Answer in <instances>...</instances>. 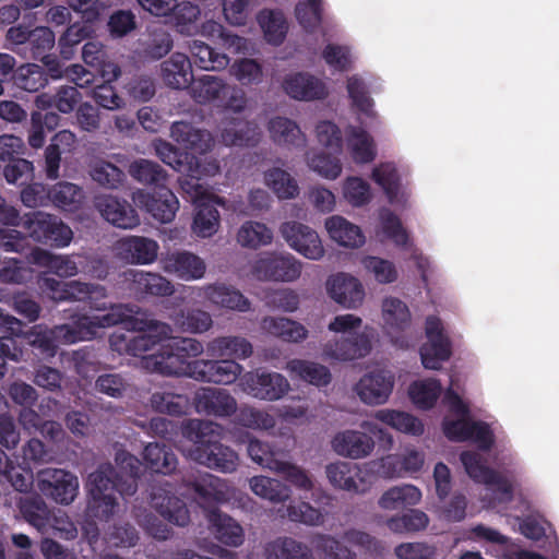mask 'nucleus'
Wrapping results in <instances>:
<instances>
[{
    "instance_id": "f257e3e1",
    "label": "nucleus",
    "mask_w": 559,
    "mask_h": 559,
    "mask_svg": "<svg viewBox=\"0 0 559 559\" xmlns=\"http://www.w3.org/2000/svg\"><path fill=\"white\" fill-rule=\"evenodd\" d=\"M40 289L53 300H90L96 311L107 310L106 289L99 285H88L78 281L62 283L49 276L38 281ZM71 322L51 330L35 328L32 344L45 357H52L59 344H74L90 341L99 335L100 330L123 323L128 331L138 332L134 336L114 333L110 346L122 354L141 357L144 369L164 376H186L198 381L216 384H230L242 376V366L234 359L189 361L203 353L201 342L190 337L173 336L171 328L140 313L134 306L112 305L105 314H73Z\"/></svg>"
},
{
    "instance_id": "f03ea898",
    "label": "nucleus",
    "mask_w": 559,
    "mask_h": 559,
    "mask_svg": "<svg viewBox=\"0 0 559 559\" xmlns=\"http://www.w3.org/2000/svg\"><path fill=\"white\" fill-rule=\"evenodd\" d=\"M118 473L117 480L111 478L112 467L100 465L88 476L86 488L90 495L86 520L82 530L84 537L93 550H98V528L94 520L107 522L119 510L118 495L131 496L136 491V478L141 471V462L134 455L120 450L116 453Z\"/></svg>"
},
{
    "instance_id": "7ed1b4c3",
    "label": "nucleus",
    "mask_w": 559,
    "mask_h": 559,
    "mask_svg": "<svg viewBox=\"0 0 559 559\" xmlns=\"http://www.w3.org/2000/svg\"><path fill=\"white\" fill-rule=\"evenodd\" d=\"M443 404L449 414L442 419V432L453 442L473 441L479 450L488 451L493 442L495 435L491 427L480 420L471 418L469 403L463 397L457 379L452 376L444 391Z\"/></svg>"
},
{
    "instance_id": "20e7f679",
    "label": "nucleus",
    "mask_w": 559,
    "mask_h": 559,
    "mask_svg": "<svg viewBox=\"0 0 559 559\" xmlns=\"http://www.w3.org/2000/svg\"><path fill=\"white\" fill-rule=\"evenodd\" d=\"M183 437L192 443L182 448V453L190 460L206 467L231 473L238 466V455L224 447L221 439V426L207 420L191 419L182 429Z\"/></svg>"
},
{
    "instance_id": "39448f33",
    "label": "nucleus",
    "mask_w": 559,
    "mask_h": 559,
    "mask_svg": "<svg viewBox=\"0 0 559 559\" xmlns=\"http://www.w3.org/2000/svg\"><path fill=\"white\" fill-rule=\"evenodd\" d=\"M362 319L354 313H342L333 317L328 331L334 337L322 345V357L329 361L350 362L370 355L373 337L366 331Z\"/></svg>"
},
{
    "instance_id": "423d86ee",
    "label": "nucleus",
    "mask_w": 559,
    "mask_h": 559,
    "mask_svg": "<svg viewBox=\"0 0 559 559\" xmlns=\"http://www.w3.org/2000/svg\"><path fill=\"white\" fill-rule=\"evenodd\" d=\"M460 460L466 474L474 481L486 486L489 493L481 498L484 507L509 515L504 506L514 498L513 480L509 476L490 468L484 454L478 451H463Z\"/></svg>"
},
{
    "instance_id": "0eeeda50",
    "label": "nucleus",
    "mask_w": 559,
    "mask_h": 559,
    "mask_svg": "<svg viewBox=\"0 0 559 559\" xmlns=\"http://www.w3.org/2000/svg\"><path fill=\"white\" fill-rule=\"evenodd\" d=\"M181 189L194 204L191 230L199 238H211L218 231L221 215L216 205L242 215L249 214L236 205L227 206L224 199L210 193L202 183L182 180Z\"/></svg>"
},
{
    "instance_id": "6e6552de",
    "label": "nucleus",
    "mask_w": 559,
    "mask_h": 559,
    "mask_svg": "<svg viewBox=\"0 0 559 559\" xmlns=\"http://www.w3.org/2000/svg\"><path fill=\"white\" fill-rule=\"evenodd\" d=\"M360 428L365 432L354 429L337 432L331 442L334 452L344 457L359 460L369 456L374 450L372 436L377 437L388 448H391L394 443L392 433L374 420L361 421Z\"/></svg>"
},
{
    "instance_id": "1a4fd4ad",
    "label": "nucleus",
    "mask_w": 559,
    "mask_h": 559,
    "mask_svg": "<svg viewBox=\"0 0 559 559\" xmlns=\"http://www.w3.org/2000/svg\"><path fill=\"white\" fill-rule=\"evenodd\" d=\"M302 272V262L284 251H264L250 262V275L262 282L293 283Z\"/></svg>"
},
{
    "instance_id": "9d476101",
    "label": "nucleus",
    "mask_w": 559,
    "mask_h": 559,
    "mask_svg": "<svg viewBox=\"0 0 559 559\" xmlns=\"http://www.w3.org/2000/svg\"><path fill=\"white\" fill-rule=\"evenodd\" d=\"M312 545L324 559H356L357 554L348 546L372 557L378 556L382 550L381 544L376 538L358 530L345 532L343 543L329 535H318L313 538Z\"/></svg>"
},
{
    "instance_id": "9b49d317",
    "label": "nucleus",
    "mask_w": 559,
    "mask_h": 559,
    "mask_svg": "<svg viewBox=\"0 0 559 559\" xmlns=\"http://www.w3.org/2000/svg\"><path fill=\"white\" fill-rule=\"evenodd\" d=\"M369 178L382 191L391 207L397 211L411 207L412 189L403 180L401 169L395 162L383 160L374 164L370 169Z\"/></svg>"
},
{
    "instance_id": "f8f14e48",
    "label": "nucleus",
    "mask_w": 559,
    "mask_h": 559,
    "mask_svg": "<svg viewBox=\"0 0 559 559\" xmlns=\"http://www.w3.org/2000/svg\"><path fill=\"white\" fill-rule=\"evenodd\" d=\"M412 323L407 302L394 295H385L380 304V325L383 333L399 348H409L413 341L405 335Z\"/></svg>"
},
{
    "instance_id": "ddd939ff",
    "label": "nucleus",
    "mask_w": 559,
    "mask_h": 559,
    "mask_svg": "<svg viewBox=\"0 0 559 559\" xmlns=\"http://www.w3.org/2000/svg\"><path fill=\"white\" fill-rule=\"evenodd\" d=\"M425 335L426 342L419 348L421 365L428 370H440L452 356V342L438 316L426 318Z\"/></svg>"
},
{
    "instance_id": "4468645a",
    "label": "nucleus",
    "mask_w": 559,
    "mask_h": 559,
    "mask_svg": "<svg viewBox=\"0 0 559 559\" xmlns=\"http://www.w3.org/2000/svg\"><path fill=\"white\" fill-rule=\"evenodd\" d=\"M238 386L247 395L269 402L281 400L290 390L288 380L282 373L264 368L245 372L238 381Z\"/></svg>"
},
{
    "instance_id": "2eb2a0df",
    "label": "nucleus",
    "mask_w": 559,
    "mask_h": 559,
    "mask_svg": "<svg viewBox=\"0 0 559 559\" xmlns=\"http://www.w3.org/2000/svg\"><path fill=\"white\" fill-rule=\"evenodd\" d=\"M22 226L27 235L37 242L51 243L58 248L70 245L73 233L55 215L33 212L22 217Z\"/></svg>"
},
{
    "instance_id": "dca6fc26",
    "label": "nucleus",
    "mask_w": 559,
    "mask_h": 559,
    "mask_svg": "<svg viewBox=\"0 0 559 559\" xmlns=\"http://www.w3.org/2000/svg\"><path fill=\"white\" fill-rule=\"evenodd\" d=\"M280 233L290 249L312 261L321 260L325 249L319 234L310 226L299 222H285Z\"/></svg>"
},
{
    "instance_id": "f3484780",
    "label": "nucleus",
    "mask_w": 559,
    "mask_h": 559,
    "mask_svg": "<svg viewBox=\"0 0 559 559\" xmlns=\"http://www.w3.org/2000/svg\"><path fill=\"white\" fill-rule=\"evenodd\" d=\"M395 377L392 371L376 369L362 374L353 386L359 401L369 406L385 404L394 389Z\"/></svg>"
},
{
    "instance_id": "a211bd4d",
    "label": "nucleus",
    "mask_w": 559,
    "mask_h": 559,
    "mask_svg": "<svg viewBox=\"0 0 559 559\" xmlns=\"http://www.w3.org/2000/svg\"><path fill=\"white\" fill-rule=\"evenodd\" d=\"M326 477L337 489L362 493L372 484V469L369 464L357 465L347 462H336L326 466Z\"/></svg>"
},
{
    "instance_id": "6ab92c4d",
    "label": "nucleus",
    "mask_w": 559,
    "mask_h": 559,
    "mask_svg": "<svg viewBox=\"0 0 559 559\" xmlns=\"http://www.w3.org/2000/svg\"><path fill=\"white\" fill-rule=\"evenodd\" d=\"M39 490L60 504H70L79 492V479L62 468H45L38 473Z\"/></svg>"
},
{
    "instance_id": "aec40b11",
    "label": "nucleus",
    "mask_w": 559,
    "mask_h": 559,
    "mask_svg": "<svg viewBox=\"0 0 559 559\" xmlns=\"http://www.w3.org/2000/svg\"><path fill=\"white\" fill-rule=\"evenodd\" d=\"M134 204L160 223H170L179 210V200L168 188L160 186L153 193L138 189L132 193Z\"/></svg>"
},
{
    "instance_id": "412c9836",
    "label": "nucleus",
    "mask_w": 559,
    "mask_h": 559,
    "mask_svg": "<svg viewBox=\"0 0 559 559\" xmlns=\"http://www.w3.org/2000/svg\"><path fill=\"white\" fill-rule=\"evenodd\" d=\"M425 462V452L413 444H407L401 453L381 457L378 471L384 478H401L420 472Z\"/></svg>"
},
{
    "instance_id": "4be33fe9",
    "label": "nucleus",
    "mask_w": 559,
    "mask_h": 559,
    "mask_svg": "<svg viewBox=\"0 0 559 559\" xmlns=\"http://www.w3.org/2000/svg\"><path fill=\"white\" fill-rule=\"evenodd\" d=\"M325 290L334 302L346 309L359 308L366 295L361 282L345 272L330 275L325 282Z\"/></svg>"
},
{
    "instance_id": "5701e85b",
    "label": "nucleus",
    "mask_w": 559,
    "mask_h": 559,
    "mask_svg": "<svg viewBox=\"0 0 559 559\" xmlns=\"http://www.w3.org/2000/svg\"><path fill=\"white\" fill-rule=\"evenodd\" d=\"M282 87L290 98L299 102L322 100L329 96L325 81L309 72L288 73Z\"/></svg>"
},
{
    "instance_id": "b1692460",
    "label": "nucleus",
    "mask_w": 559,
    "mask_h": 559,
    "mask_svg": "<svg viewBox=\"0 0 559 559\" xmlns=\"http://www.w3.org/2000/svg\"><path fill=\"white\" fill-rule=\"evenodd\" d=\"M160 264L164 272L186 282L201 280L206 272L205 261L188 250H176L165 254L160 259Z\"/></svg>"
},
{
    "instance_id": "393cba45",
    "label": "nucleus",
    "mask_w": 559,
    "mask_h": 559,
    "mask_svg": "<svg viewBox=\"0 0 559 559\" xmlns=\"http://www.w3.org/2000/svg\"><path fill=\"white\" fill-rule=\"evenodd\" d=\"M151 506L164 519L175 525L185 526L190 521L186 504L174 495V487L168 483L153 488Z\"/></svg>"
},
{
    "instance_id": "a878e982",
    "label": "nucleus",
    "mask_w": 559,
    "mask_h": 559,
    "mask_svg": "<svg viewBox=\"0 0 559 559\" xmlns=\"http://www.w3.org/2000/svg\"><path fill=\"white\" fill-rule=\"evenodd\" d=\"M100 215L111 225L122 229H133L140 225L136 211L124 200L111 194H102L95 199Z\"/></svg>"
},
{
    "instance_id": "bb28decb",
    "label": "nucleus",
    "mask_w": 559,
    "mask_h": 559,
    "mask_svg": "<svg viewBox=\"0 0 559 559\" xmlns=\"http://www.w3.org/2000/svg\"><path fill=\"white\" fill-rule=\"evenodd\" d=\"M116 254L131 263L152 264L158 255L159 246L154 239L142 236H127L115 243Z\"/></svg>"
},
{
    "instance_id": "cd10ccee",
    "label": "nucleus",
    "mask_w": 559,
    "mask_h": 559,
    "mask_svg": "<svg viewBox=\"0 0 559 559\" xmlns=\"http://www.w3.org/2000/svg\"><path fill=\"white\" fill-rule=\"evenodd\" d=\"M194 406L198 413L227 417L237 409V401L226 390L201 388L195 392Z\"/></svg>"
},
{
    "instance_id": "c85d7f7f",
    "label": "nucleus",
    "mask_w": 559,
    "mask_h": 559,
    "mask_svg": "<svg viewBox=\"0 0 559 559\" xmlns=\"http://www.w3.org/2000/svg\"><path fill=\"white\" fill-rule=\"evenodd\" d=\"M188 485L195 492V499L200 506L225 502L233 496V488L227 481L210 473L189 479Z\"/></svg>"
},
{
    "instance_id": "c756f323",
    "label": "nucleus",
    "mask_w": 559,
    "mask_h": 559,
    "mask_svg": "<svg viewBox=\"0 0 559 559\" xmlns=\"http://www.w3.org/2000/svg\"><path fill=\"white\" fill-rule=\"evenodd\" d=\"M193 289L198 292L199 296L203 295L213 306L239 312L250 309L249 299L233 286L215 283Z\"/></svg>"
},
{
    "instance_id": "7c9ffc66",
    "label": "nucleus",
    "mask_w": 559,
    "mask_h": 559,
    "mask_svg": "<svg viewBox=\"0 0 559 559\" xmlns=\"http://www.w3.org/2000/svg\"><path fill=\"white\" fill-rule=\"evenodd\" d=\"M345 144L348 155L357 165L370 164L378 155L373 136L360 126H348L346 128Z\"/></svg>"
},
{
    "instance_id": "2f4dec72",
    "label": "nucleus",
    "mask_w": 559,
    "mask_h": 559,
    "mask_svg": "<svg viewBox=\"0 0 559 559\" xmlns=\"http://www.w3.org/2000/svg\"><path fill=\"white\" fill-rule=\"evenodd\" d=\"M171 139L183 148L204 154L214 146V139L207 130L195 128L188 121H176L170 128Z\"/></svg>"
},
{
    "instance_id": "473e14b6",
    "label": "nucleus",
    "mask_w": 559,
    "mask_h": 559,
    "mask_svg": "<svg viewBox=\"0 0 559 559\" xmlns=\"http://www.w3.org/2000/svg\"><path fill=\"white\" fill-rule=\"evenodd\" d=\"M266 130L271 141L281 147H304L307 143V136L298 123L287 117L274 116L270 118Z\"/></svg>"
},
{
    "instance_id": "72a5a7b5",
    "label": "nucleus",
    "mask_w": 559,
    "mask_h": 559,
    "mask_svg": "<svg viewBox=\"0 0 559 559\" xmlns=\"http://www.w3.org/2000/svg\"><path fill=\"white\" fill-rule=\"evenodd\" d=\"M324 227L330 239L341 247L357 249L366 242L361 228L341 215L328 217Z\"/></svg>"
},
{
    "instance_id": "f704fd0d",
    "label": "nucleus",
    "mask_w": 559,
    "mask_h": 559,
    "mask_svg": "<svg viewBox=\"0 0 559 559\" xmlns=\"http://www.w3.org/2000/svg\"><path fill=\"white\" fill-rule=\"evenodd\" d=\"M209 527L214 537L229 547H239L245 540L242 526L231 516L218 510L207 511Z\"/></svg>"
},
{
    "instance_id": "c9c22d12",
    "label": "nucleus",
    "mask_w": 559,
    "mask_h": 559,
    "mask_svg": "<svg viewBox=\"0 0 559 559\" xmlns=\"http://www.w3.org/2000/svg\"><path fill=\"white\" fill-rule=\"evenodd\" d=\"M377 236L391 240L399 248H411L413 240L400 216L389 206L378 210Z\"/></svg>"
},
{
    "instance_id": "e433bc0d",
    "label": "nucleus",
    "mask_w": 559,
    "mask_h": 559,
    "mask_svg": "<svg viewBox=\"0 0 559 559\" xmlns=\"http://www.w3.org/2000/svg\"><path fill=\"white\" fill-rule=\"evenodd\" d=\"M374 421H380L392 429L412 437H420L425 432L424 421L407 412L382 408L373 413Z\"/></svg>"
},
{
    "instance_id": "4c0bfd02",
    "label": "nucleus",
    "mask_w": 559,
    "mask_h": 559,
    "mask_svg": "<svg viewBox=\"0 0 559 559\" xmlns=\"http://www.w3.org/2000/svg\"><path fill=\"white\" fill-rule=\"evenodd\" d=\"M285 370L292 379H298L318 388L328 385L332 379L328 367L307 359H290L287 361Z\"/></svg>"
},
{
    "instance_id": "58836bf2",
    "label": "nucleus",
    "mask_w": 559,
    "mask_h": 559,
    "mask_svg": "<svg viewBox=\"0 0 559 559\" xmlns=\"http://www.w3.org/2000/svg\"><path fill=\"white\" fill-rule=\"evenodd\" d=\"M160 75L166 85L185 88L193 81L192 64L187 55L174 52L160 64Z\"/></svg>"
},
{
    "instance_id": "ea45409f",
    "label": "nucleus",
    "mask_w": 559,
    "mask_h": 559,
    "mask_svg": "<svg viewBox=\"0 0 559 559\" xmlns=\"http://www.w3.org/2000/svg\"><path fill=\"white\" fill-rule=\"evenodd\" d=\"M126 282L132 284L131 289L153 296H169L174 293L173 283L166 277L138 270H128L123 273Z\"/></svg>"
},
{
    "instance_id": "a19ab883",
    "label": "nucleus",
    "mask_w": 559,
    "mask_h": 559,
    "mask_svg": "<svg viewBox=\"0 0 559 559\" xmlns=\"http://www.w3.org/2000/svg\"><path fill=\"white\" fill-rule=\"evenodd\" d=\"M444 391L440 380L429 377L413 381L408 386L411 402L421 411L433 408Z\"/></svg>"
},
{
    "instance_id": "79ce46f5",
    "label": "nucleus",
    "mask_w": 559,
    "mask_h": 559,
    "mask_svg": "<svg viewBox=\"0 0 559 559\" xmlns=\"http://www.w3.org/2000/svg\"><path fill=\"white\" fill-rule=\"evenodd\" d=\"M261 329L288 343H300L309 335L304 324L284 317H265L261 321Z\"/></svg>"
},
{
    "instance_id": "37998d69",
    "label": "nucleus",
    "mask_w": 559,
    "mask_h": 559,
    "mask_svg": "<svg viewBox=\"0 0 559 559\" xmlns=\"http://www.w3.org/2000/svg\"><path fill=\"white\" fill-rule=\"evenodd\" d=\"M341 153L310 150L305 154L308 169L325 180H336L343 173Z\"/></svg>"
},
{
    "instance_id": "c03bdc74",
    "label": "nucleus",
    "mask_w": 559,
    "mask_h": 559,
    "mask_svg": "<svg viewBox=\"0 0 559 559\" xmlns=\"http://www.w3.org/2000/svg\"><path fill=\"white\" fill-rule=\"evenodd\" d=\"M219 138L225 146H250L260 141L261 132L254 123L234 119L224 126Z\"/></svg>"
},
{
    "instance_id": "a18cd8bd",
    "label": "nucleus",
    "mask_w": 559,
    "mask_h": 559,
    "mask_svg": "<svg viewBox=\"0 0 559 559\" xmlns=\"http://www.w3.org/2000/svg\"><path fill=\"white\" fill-rule=\"evenodd\" d=\"M228 94L225 80L214 75H203L191 86V95L199 104H215L219 106Z\"/></svg>"
},
{
    "instance_id": "49530a36",
    "label": "nucleus",
    "mask_w": 559,
    "mask_h": 559,
    "mask_svg": "<svg viewBox=\"0 0 559 559\" xmlns=\"http://www.w3.org/2000/svg\"><path fill=\"white\" fill-rule=\"evenodd\" d=\"M265 41L273 46H280L288 32V22L280 10L263 9L257 14Z\"/></svg>"
},
{
    "instance_id": "de8ad7c7",
    "label": "nucleus",
    "mask_w": 559,
    "mask_h": 559,
    "mask_svg": "<svg viewBox=\"0 0 559 559\" xmlns=\"http://www.w3.org/2000/svg\"><path fill=\"white\" fill-rule=\"evenodd\" d=\"M206 352L213 357H233L235 359H247L252 355L251 343L241 336H219L206 345Z\"/></svg>"
},
{
    "instance_id": "09e8293b",
    "label": "nucleus",
    "mask_w": 559,
    "mask_h": 559,
    "mask_svg": "<svg viewBox=\"0 0 559 559\" xmlns=\"http://www.w3.org/2000/svg\"><path fill=\"white\" fill-rule=\"evenodd\" d=\"M421 491L414 485L405 484L393 486L379 498L378 504L382 510L396 511L406 507L416 506L421 500Z\"/></svg>"
},
{
    "instance_id": "8fccbe9b",
    "label": "nucleus",
    "mask_w": 559,
    "mask_h": 559,
    "mask_svg": "<svg viewBox=\"0 0 559 559\" xmlns=\"http://www.w3.org/2000/svg\"><path fill=\"white\" fill-rule=\"evenodd\" d=\"M346 90L353 108L369 119H376L378 112L374 100L368 94V84L359 74H353L346 80Z\"/></svg>"
},
{
    "instance_id": "3c124183",
    "label": "nucleus",
    "mask_w": 559,
    "mask_h": 559,
    "mask_svg": "<svg viewBox=\"0 0 559 559\" xmlns=\"http://www.w3.org/2000/svg\"><path fill=\"white\" fill-rule=\"evenodd\" d=\"M29 261L40 267H46L60 277H72L79 272L75 261L70 257L52 254L40 248L32 251Z\"/></svg>"
},
{
    "instance_id": "603ef678",
    "label": "nucleus",
    "mask_w": 559,
    "mask_h": 559,
    "mask_svg": "<svg viewBox=\"0 0 559 559\" xmlns=\"http://www.w3.org/2000/svg\"><path fill=\"white\" fill-rule=\"evenodd\" d=\"M264 183L280 200H290L299 193L297 180L281 167L267 169L264 173Z\"/></svg>"
},
{
    "instance_id": "864d4df0",
    "label": "nucleus",
    "mask_w": 559,
    "mask_h": 559,
    "mask_svg": "<svg viewBox=\"0 0 559 559\" xmlns=\"http://www.w3.org/2000/svg\"><path fill=\"white\" fill-rule=\"evenodd\" d=\"M343 199L353 207L368 205L373 199V189L368 180L353 175L347 176L341 186Z\"/></svg>"
},
{
    "instance_id": "5fc2aeb1",
    "label": "nucleus",
    "mask_w": 559,
    "mask_h": 559,
    "mask_svg": "<svg viewBox=\"0 0 559 559\" xmlns=\"http://www.w3.org/2000/svg\"><path fill=\"white\" fill-rule=\"evenodd\" d=\"M50 201L56 207L73 212L83 203L84 191L72 182H58L49 189Z\"/></svg>"
},
{
    "instance_id": "6e6d98bb",
    "label": "nucleus",
    "mask_w": 559,
    "mask_h": 559,
    "mask_svg": "<svg viewBox=\"0 0 559 559\" xmlns=\"http://www.w3.org/2000/svg\"><path fill=\"white\" fill-rule=\"evenodd\" d=\"M236 240L243 248L258 249L272 242L273 231L263 223L247 221L239 227Z\"/></svg>"
},
{
    "instance_id": "4d7b16f0",
    "label": "nucleus",
    "mask_w": 559,
    "mask_h": 559,
    "mask_svg": "<svg viewBox=\"0 0 559 559\" xmlns=\"http://www.w3.org/2000/svg\"><path fill=\"white\" fill-rule=\"evenodd\" d=\"M251 491L274 503L283 502L290 497V488L282 481L267 476H253L249 479Z\"/></svg>"
},
{
    "instance_id": "13d9d810",
    "label": "nucleus",
    "mask_w": 559,
    "mask_h": 559,
    "mask_svg": "<svg viewBox=\"0 0 559 559\" xmlns=\"http://www.w3.org/2000/svg\"><path fill=\"white\" fill-rule=\"evenodd\" d=\"M189 50L194 58L195 64L206 71H221L229 66V57L216 52L211 46L201 40H193Z\"/></svg>"
},
{
    "instance_id": "bf43d9fd",
    "label": "nucleus",
    "mask_w": 559,
    "mask_h": 559,
    "mask_svg": "<svg viewBox=\"0 0 559 559\" xmlns=\"http://www.w3.org/2000/svg\"><path fill=\"white\" fill-rule=\"evenodd\" d=\"M265 556L267 559H313L309 547L287 537L269 543Z\"/></svg>"
},
{
    "instance_id": "052dcab7",
    "label": "nucleus",
    "mask_w": 559,
    "mask_h": 559,
    "mask_svg": "<svg viewBox=\"0 0 559 559\" xmlns=\"http://www.w3.org/2000/svg\"><path fill=\"white\" fill-rule=\"evenodd\" d=\"M360 264L376 283L380 285L393 284L399 280V270L389 259L377 255H362Z\"/></svg>"
},
{
    "instance_id": "680f3d73",
    "label": "nucleus",
    "mask_w": 559,
    "mask_h": 559,
    "mask_svg": "<svg viewBox=\"0 0 559 559\" xmlns=\"http://www.w3.org/2000/svg\"><path fill=\"white\" fill-rule=\"evenodd\" d=\"M143 457L148 468L155 473L169 474L177 466L176 455L159 443H148L144 449Z\"/></svg>"
},
{
    "instance_id": "e2e57ef3",
    "label": "nucleus",
    "mask_w": 559,
    "mask_h": 559,
    "mask_svg": "<svg viewBox=\"0 0 559 559\" xmlns=\"http://www.w3.org/2000/svg\"><path fill=\"white\" fill-rule=\"evenodd\" d=\"M4 332L17 335L22 332V322L8 314L0 308V352L2 356L12 360H19L21 350L15 346V342L4 335Z\"/></svg>"
},
{
    "instance_id": "0e129e2a",
    "label": "nucleus",
    "mask_w": 559,
    "mask_h": 559,
    "mask_svg": "<svg viewBox=\"0 0 559 559\" xmlns=\"http://www.w3.org/2000/svg\"><path fill=\"white\" fill-rule=\"evenodd\" d=\"M200 15L201 10L199 5L190 1L179 2L176 0V8L171 11L169 17H171L174 25L180 34L192 35L195 33V23Z\"/></svg>"
},
{
    "instance_id": "69168bd1",
    "label": "nucleus",
    "mask_w": 559,
    "mask_h": 559,
    "mask_svg": "<svg viewBox=\"0 0 559 559\" xmlns=\"http://www.w3.org/2000/svg\"><path fill=\"white\" fill-rule=\"evenodd\" d=\"M20 510L24 519L39 532L49 523L50 511L40 497H27L20 500Z\"/></svg>"
},
{
    "instance_id": "338daca9",
    "label": "nucleus",
    "mask_w": 559,
    "mask_h": 559,
    "mask_svg": "<svg viewBox=\"0 0 559 559\" xmlns=\"http://www.w3.org/2000/svg\"><path fill=\"white\" fill-rule=\"evenodd\" d=\"M229 73L241 85H257L263 80V69L260 62L250 58L235 60L229 68Z\"/></svg>"
},
{
    "instance_id": "774afa93",
    "label": "nucleus",
    "mask_w": 559,
    "mask_h": 559,
    "mask_svg": "<svg viewBox=\"0 0 559 559\" xmlns=\"http://www.w3.org/2000/svg\"><path fill=\"white\" fill-rule=\"evenodd\" d=\"M13 79L14 84L26 92H37L48 83L43 68L35 63L20 67L15 71Z\"/></svg>"
}]
</instances>
